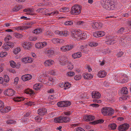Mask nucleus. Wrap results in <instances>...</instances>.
Wrapping results in <instances>:
<instances>
[{
  "label": "nucleus",
  "instance_id": "ddd939ff",
  "mask_svg": "<svg viewBox=\"0 0 131 131\" xmlns=\"http://www.w3.org/2000/svg\"><path fill=\"white\" fill-rule=\"evenodd\" d=\"M33 59L29 57H26L22 58V61L24 63H31L33 61Z\"/></svg>",
  "mask_w": 131,
  "mask_h": 131
},
{
  "label": "nucleus",
  "instance_id": "2eb2a0df",
  "mask_svg": "<svg viewBox=\"0 0 131 131\" xmlns=\"http://www.w3.org/2000/svg\"><path fill=\"white\" fill-rule=\"evenodd\" d=\"M92 96L93 98L99 99L101 95L98 92L95 91L92 92Z\"/></svg>",
  "mask_w": 131,
  "mask_h": 131
},
{
  "label": "nucleus",
  "instance_id": "b1692460",
  "mask_svg": "<svg viewBox=\"0 0 131 131\" xmlns=\"http://www.w3.org/2000/svg\"><path fill=\"white\" fill-rule=\"evenodd\" d=\"M42 84H41L37 83L35 84L33 86V88L36 90H38L41 87Z\"/></svg>",
  "mask_w": 131,
  "mask_h": 131
},
{
  "label": "nucleus",
  "instance_id": "dca6fc26",
  "mask_svg": "<svg viewBox=\"0 0 131 131\" xmlns=\"http://www.w3.org/2000/svg\"><path fill=\"white\" fill-rule=\"evenodd\" d=\"M74 47V45H70L65 46L61 47L60 49L61 50H70L72 49Z\"/></svg>",
  "mask_w": 131,
  "mask_h": 131
},
{
  "label": "nucleus",
  "instance_id": "5fc2aeb1",
  "mask_svg": "<svg viewBox=\"0 0 131 131\" xmlns=\"http://www.w3.org/2000/svg\"><path fill=\"white\" fill-rule=\"evenodd\" d=\"M104 122L103 120L102 119H100L96 121H94V122H93L92 123H94V122H95L96 124H97L98 123H103Z\"/></svg>",
  "mask_w": 131,
  "mask_h": 131
},
{
  "label": "nucleus",
  "instance_id": "ea45409f",
  "mask_svg": "<svg viewBox=\"0 0 131 131\" xmlns=\"http://www.w3.org/2000/svg\"><path fill=\"white\" fill-rule=\"evenodd\" d=\"M6 42L10 48H13L14 46V44L13 43L9 41H7Z\"/></svg>",
  "mask_w": 131,
  "mask_h": 131
},
{
  "label": "nucleus",
  "instance_id": "864d4df0",
  "mask_svg": "<svg viewBox=\"0 0 131 131\" xmlns=\"http://www.w3.org/2000/svg\"><path fill=\"white\" fill-rule=\"evenodd\" d=\"M81 78V76L80 74H78L75 75L74 79L76 80H79Z\"/></svg>",
  "mask_w": 131,
  "mask_h": 131
},
{
  "label": "nucleus",
  "instance_id": "4d7b16f0",
  "mask_svg": "<svg viewBox=\"0 0 131 131\" xmlns=\"http://www.w3.org/2000/svg\"><path fill=\"white\" fill-rule=\"evenodd\" d=\"M42 118V117H40L38 116H36L35 118V120L38 122H40Z\"/></svg>",
  "mask_w": 131,
  "mask_h": 131
},
{
  "label": "nucleus",
  "instance_id": "6e6d98bb",
  "mask_svg": "<svg viewBox=\"0 0 131 131\" xmlns=\"http://www.w3.org/2000/svg\"><path fill=\"white\" fill-rule=\"evenodd\" d=\"M51 40L52 41V42L54 44L58 43L59 42L58 39V38H54L52 39Z\"/></svg>",
  "mask_w": 131,
  "mask_h": 131
},
{
  "label": "nucleus",
  "instance_id": "58836bf2",
  "mask_svg": "<svg viewBox=\"0 0 131 131\" xmlns=\"http://www.w3.org/2000/svg\"><path fill=\"white\" fill-rule=\"evenodd\" d=\"M14 35L16 38H21L23 37L22 35L18 33H15Z\"/></svg>",
  "mask_w": 131,
  "mask_h": 131
},
{
  "label": "nucleus",
  "instance_id": "20e7f679",
  "mask_svg": "<svg viewBox=\"0 0 131 131\" xmlns=\"http://www.w3.org/2000/svg\"><path fill=\"white\" fill-rule=\"evenodd\" d=\"M54 120L56 123H67L70 121V119L69 117L61 116L55 118Z\"/></svg>",
  "mask_w": 131,
  "mask_h": 131
},
{
  "label": "nucleus",
  "instance_id": "72a5a7b5",
  "mask_svg": "<svg viewBox=\"0 0 131 131\" xmlns=\"http://www.w3.org/2000/svg\"><path fill=\"white\" fill-rule=\"evenodd\" d=\"M69 34V32L67 31H61L60 32V36H67Z\"/></svg>",
  "mask_w": 131,
  "mask_h": 131
},
{
  "label": "nucleus",
  "instance_id": "9b49d317",
  "mask_svg": "<svg viewBox=\"0 0 131 131\" xmlns=\"http://www.w3.org/2000/svg\"><path fill=\"white\" fill-rule=\"evenodd\" d=\"M95 118L94 116L89 115H85L84 116V121H90L93 120Z\"/></svg>",
  "mask_w": 131,
  "mask_h": 131
},
{
  "label": "nucleus",
  "instance_id": "49530a36",
  "mask_svg": "<svg viewBox=\"0 0 131 131\" xmlns=\"http://www.w3.org/2000/svg\"><path fill=\"white\" fill-rule=\"evenodd\" d=\"M125 28L124 27H121L117 31V32L122 34L124 31Z\"/></svg>",
  "mask_w": 131,
  "mask_h": 131
},
{
  "label": "nucleus",
  "instance_id": "6ab92c4d",
  "mask_svg": "<svg viewBox=\"0 0 131 131\" xmlns=\"http://www.w3.org/2000/svg\"><path fill=\"white\" fill-rule=\"evenodd\" d=\"M121 80L122 81L121 82L122 83H124L127 82L128 81L129 78L126 74H123Z\"/></svg>",
  "mask_w": 131,
  "mask_h": 131
},
{
  "label": "nucleus",
  "instance_id": "7ed1b4c3",
  "mask_svg": "<svg viewBox=\"0 0 131 131\" xmlns=\"http://www.w3.org/2000/svg\"><path fill=\"white\" fill-rule=\"evenodd\" d=\"M81 7L80 6L75 5L72 7L70 13L73 15H78L81 13Z\"/></svg>",
  "mask_w": 131,
  "mask_h": 131
},
{
  "label": "nucleus",
  "instance_id": "13d9d810",
  "mask_svg": "<svg viewBox=\"0 0 131 131\" xmlns=\"http://www.w3.org/2000/svg\"><path fill=\"white\" fill-rule=\"evenodd\" d=\"M54 83V80L52 78H50V85H52Z\"/></svg>",
  "mask_w": 131,
  "mask_h": 131
},
{
  "label": "nucleus",
  "instance_id": "5701e85b",
  "mask_svg": "<svg viewBox=\"0 0 131 131\" xmlns=\"http://www.w3.org/2000/svg\"><path fill=\"white\" fill-rule=\"evenodd\" d=\"M31 27V26H23L22 27L19 26L17 27L16 28V29L17 30H23L25 29H27L29 28H30Z\"/></svg>",
  "mask_w": 131,
  "mask_h": 131
},
{
  "label": "nucleus",
  "instance_id": "de8ad7c7",
  "mask_svg": "<svg viewBox=\"0 0 131 131\" xmlns=\"http://www.w3.org/2000/svg\"><path fill=\"white\" fill-rule=\"evenodd\" d=\"M20 48H17L14 50V53L15 54H17L20 51Z\"/></svg>",
  "mask_w": 131,
  "mask_h": 131
},
{
  "label": "nucleus",
  "instance_id": "f03ea898",
  "mask_svg": "<svg viewBox=\"0 0 131 131\" xmlns=\"http://www.w3.org/2000/svg\"><path fill=\"white\" fill-rule=\"evenodd\" d=\"M102 114L105 116H110L114 113V111L112 108L109 107H104L101 109Z\"/></svg>",
  "mask_w": 131,
  "mask_h": 131
},
{
  "label": "nucleus",
  "instance_id": "7c9ffc66",
  "mask_svg": "<svg viewBox=\"0 0 131 131\" xmlns=\"http://www.w3.org/2000/svg\"><path fill=\"white\" fill-rule=\"evenodd\" d=\"M63 107L70 106L71 104L70 102L68 101H63Z\"/></svg>",
  "mask_w": 131,
  "mask_h": 131
},
{
  "label": "nucleus",
  "instance_id": "e433bc0d",
  "mask_svg": "<svg viewBox=\"0 0 131 131\" xmlns=\"http://www.w3.org/2000/svg\"><path fill=\"white\" fill-rule=\"evenodd\" d=\"M3 47V49H5L6 50H7L10 48L6 42L4 44Z\"/></svg>",
  "mask_w": 131,
  "mask_h": 131
},
{
  "label": "nucleus",
  "instance_id": "680f3d73",
  "mask_svg": "<svg viewBox=\"0 0 131 131\" xmlns=\"http://www.w3.org/2000/svg\"><path fill=\"white\" fill-rule=\"evenodd\" d=\"M97 76L100 78H103L106 76V74H97Z\"/></svg>",
  "mask_w": 131,
  "mask_h": 131
},
{
  "label": "nucleus",
  "instance_id": "39448f33",
  "mask_svg": "<svg viewBox=\"0 0 131 131\" xmlns=\"http://www.w3.org/2000/svg\"><path fill=\"white\" fill-rule=\"evenodd\" d=\"M90 25L92 26V28L94 29H100L102 27V24L100 22L98 23L94 21H91Z\"/></svg>",
  "mask_w": 131,
  "mask_h": 131
},
{
  "label": "nucleus",
  "instance_id": "f257e3e1",
  "mask_svg": "<svg viewBox=\"0 0 131 131\" xmlns=\"http://www.w3.org/2000/svg\"><path fill=\"white\" fill-rule=\"evenodd\" d=\"M101 3L103 7L107 9L113 10L115 7L114 3L112 0H102Z\"/></svg>",
  "mask_w": 131,
  "mask_h": 131
},
{
  "label": "nucleus",
  "instance_id": "09e8293b",
  "mask_svg": "<svg viewBox=\"0 0 131 131\" xmlns=\"http://www.w3.org/2000/svg\"><path fill=\"white\" fill-rule=\"evenodd\" d=\"M5 82H8L9 80V77L7 75H5L4 77Z\"/></svg>",
  "mask_w": 131,
  "mask_h": 131
},
{
  "label": "nucleus",
  "instance_id": "f704fd0d",
  "mask_svg": "<svg viewBox=\"0 0 131 131\" xmlns=\"http://www.w3.org/2000/svg\"><path fill=\"white\" fill-rule=\"evenodd\" d=\"M25 92L26 93L30 94H33L34 93L32 90L29 89L26 90Z\"/></svg>",
  "mask_w": 131,
  "mask_h": 131
},
{
  "label": "nucleus",
  "instance_id": "69168bd1",
  "mask_svg": "<svg viewBox=\"0 0 131 131\" xmlns=\"http://www.w3.org/2000/svg\"><path fill=\"white\" fill-rule=\"evenodd\" d=\"M19 80V78L18 77H16L15 78L14 80V83L15 84H16L18 83V82Z\"/></svg>",
  "mask_w": 131,
  "mask_h": 131
},
{
  "label": "nucleus",
  "instance_id": "9d476101",
  "mask_svg": "<svg viewBox=\"0 0 131 131\" xmlns=\"http://www.w3.org/2000/svg\"><path fill=\"white\" fill-rule=\"evenodd\" d=\"M105 34V32L102 31H96L93 33V36L96 38L102 37L104 36Z\"/></svg>",
  "mask_w": 131,
  "mask_h": 131
},
{
  "label": "nucleus",
  "instance_id": "0e129e2a",
  "mask_svg": "<svg viewBox=\"0 0 131 131\" xmlns=\"http://www.w3.org/2000/svg\"><path fill=\"white\" fill-rule=\"evenodd\" d=\"M31 114V112H29L26 113V114L24 115L25 117H28Z\"/></svg>",
  "mask_w": 131,
  "mask_h": 131
},
{
  "label": "nucleus",
  "instance_id": "e2e57ef3",
  "mask_svg": "<svg viewBox=\"0 0 131 131\" xmlns=\"http://www.w3.org/2000/svg\"><path fill=\"white\" fill-rule=\"evenodd\" d=\"M76 131H85V130L81 127H80L77 128Z\"/></svg>",
  "mask_w": 131,
  "mask_h": 131
},
{
  "label": "nucleus",
  "instance_id": "c756f323",
  "mask_svg": "<svg viewBox=\"0 0 131 131\" xmlns=\"http://www.w3.org/2000/svg\"><path fill=\"white\" fill-rule=\"evenodd\" d=\"M83 77L86 79H89L92 78L93 75L92 74H84Z\"/></svg>",
  "mask_w": 131,
  "mask_h": 131
},
{
  "label": "nucleus",
  "instance_id": "c85d7f7f",
  "mask_svg": "<svg viewBox=\"0 0 131 131\" xmlns=\"http://www.w3.org/2000/svg\"><path fill=\"white\" fill-rule=\"evenodd\" d=\"M117 126L115 123L110 124L108 126V128L110 129L114 130L115 129L116 127Z\"/></svg>",
  "mask_w": 131,
  "mask_h": 131
},
{
  "label": "nucleus",
  "instance_id": "423d86ee",
  "mask_svg": "<svg viewBox=\"0 0 131 131\" xmlns=\"http://www.w3.org/2000/svg\"><path fill=\"white\" fill-rule=\"evenodd\" d=\"M59 61L60 64L62 66H65L68 62L67 58L63 56L60 57L59 58Z\"/></svg>",
  "mask_w": 131,
  "mask_h": 131
},
{
  "label": "nucleus",
  "instance_id": "6e6552de",
  "mask_svg": "<svg viewBox=\"0 0 131 131\" xmlns=\"http://www.w3.org/2000/svg\"><path fill=\"white\" fill-rule=\"evenodd\" d=\"M80 32L79 31L76 30L73 31L71 32V36L72 37L78 40L79 39V38L80 34Z\"/></svg>",
  "mask_w": 131,
  "mask_h": 131
},
{
  "label": "nucleus",
  "instance_id": "393cba45",
  "mask_svg": "<svg viewBox=\"0 0 131 131\" xmlns=\"http://www.w3.org/2000/svg\"><path fill=\"white\" fill-rule=\"evenodd\" d=\"M42 29L40 28H38L34 30L32 32L34 34H38L42 32Z\"/></svg>",
  "mask_w": 131,
  "mask_h": 131
},
{
  "label": "nucleus",
  "instance_id": "cd10ccee",
  "mask_svg": "<svg viewBox=\"0 0 131 131\" xmlns=\"http://www.w3.org/2000/svg\"><path fill=\"white\" fill-rule=\"evenodd\" d=\"M106 44L108 45H111L115 43L116 41L113 39H111V38L109 39L108 40L105 42Z\"/></svg>",
  "mask_w": 131,
  "mask_h": 131
},
{
  "label": "nucleus",
  "instance_id": "774afa93",
  "mask_svg": "<svg viewBox=\"0 0 131 131\" xmlns=\"http://www.w3.org/2000/svg\"><path fill=\"white\" fill-rule=\"evenodd\" d=\"M123 53L122 52H120L118 53L117 54V56L118 57H121L123 54Z\"/></svg>",
  "mask_w": 131,
  "mask_h": 131
},
{
  "label": "nucleus",
  "instance_id": "a878e982",
  "mask_svg": "<svg viewBox=\"0 0 131 131\" xmlns=\"http://www.w3.org/2000/svg\"><path fill=\"white\" fill-rule=\"evenodd\" d=\"M128 93V89L126 87H123L121 89V93L124 94H127Z\"/></svg>",
  "mask_w": 131,
  "mask_h": 131
},
{
  "label": "nucleus",
  "instance_id": "4468645a",
  "mask_svg": "<svg viewBox=\"0 0 131 131\" xmlns=\"http://www.w3.org/2000/svg\"><path fill=\"white\" fill-rule=\"evenodd\" d=\"M32 78L30 74H25L23 75L21 77L22 80L24 81H26L30 80Z\"/></svg>",
  "mask_w": 131,
  "mask_h": 131
},
{
  "label": "nucleus",
  "instance_id": "3c124183",
  "mask_svg": "<svg viewBox=\"0 0 131 131\" xmlns=\"http://www.w3.org/2000/svg\"><path fill=\"white\" fill-rule=\"evenodd\" d=\"M73 112V111L71 110L69 111L64 112V113L65 115L69 116Z\"/></svg>",
  "mask_w": 131,
  "mask_h": 131
},
{
  "label": "nucleus",
  "instance_id": "c9c22d12",
  "mask_svg": "<svg viewBox=\"0 0 131 131\" xmlns=\"http://www.w3.org/2000/svg\"><path fill=\"white\" fill-rule=\"evenodd\" d=\"M36 103L34 102L29 101L27 103H26L25 104L29 106L33 105L36 104Z\"/></svg>",
  "mask_w": 131,
  "mask_h": 131
},
{
  "label": "nucleus",
  "instance_id": "c03bdc74",
  "mask_svg": "<svg viewBox=\"0 0 131 131\" xmlns=\"http://www.w3.org/2000/svg\"><path fill=\"white\" fill-rule=\"evenodd\" d=\"M7 54V53L6 52H2L0 53V57L1 58L5 57Z\"/></svg>",
  "mask_w": 131,
  "mask_h": 131
},
{
  "label": "nucleus",
  "instance_id": "0eeeda50",
  "mask_svg": "<svg viewBox=\"0 0 131 131\" xmlns=\"http://www.w3.org/2000/svg\"><path fill=\"white\" fill-rule=\"evenodd\" d=\"M4 94L5 95L12 96L15 94V92L13 89H8L4 91Z\"/></svg>",
  "mask_w": 131,
  "mask_h": 131
},
{
  "label": "nucleus",
  "instance_id": "412c9836",
  "mask_svg": "<svg viewBox=\"0 0 131 131\" xmlns=\"http://www.w3.org/2000/svg\"><path fill=\"white\" fill-rule=\"evenodd\" d=\"M79 36V40H84V39L86 38L87 37V35L86 33H83L82 34L81 32H80Z\"/></svg>",
  "mask_w": 131,
  "mask_h": 131
},
{
  "label": "nucleus",
  "instance_id": "473e14b6",
  "mask_svg": "<svg viewBox=\"0 0 131 131\" xmlns=\"http://www.w3.org/2000/svg\"><path fill=\"white\" fill-rule=\"evenodd\" d=\"M69 8L68 7H63L60 9L61 12H66L69 11Z\"/></svg>",
  "mask_w": 131,
  "mask_h": 131
},
{
  "label": "nucleus",
  "instance_id": "4be33fe9",
  "mask_svg": "<svg viewBox=\"0 0 131 131\" xmlns=\"http://www.w3.org/2000/svg\"><path fill=\"white\" fill-rule=\"evenodd\" d=\"M72 58L74 59H75L77 58H79L81 56V52H78L75 53L72 55Z\"/></svg>",
  "mask_w": 131,
  "mask_h": 131
},
{
  "label": "nucleus",
  "instance_id": "bf43d9fd",
  "mask_svg": "<svg viewBox=\"0 0 131 131\" xmlns=\"http://www.w3.org/2000/svg\"><path fill=\"white\" fill-rule=\"evenodd\" d=\"M59 14V12L57 10H56L54 11L53 12H52L50 13V16L51 15H57Z\"/></svg>",
  "mask_w": 131,
  "mask_h": 131
},
{
  "label": "nucleus",
  "instance_id": "f8f14e48",
  "mask_svg": "<svg viewBox=\"0 0 131 131\" xmlns=\"http://www.w3.org/2000/svg\"><path fill=\"white\" fill-rule=\"evenodd\" d=\"M37 112L39 115L42 116L47 113V110L45 108H42L39 109Z\"/></svg>",
  "mask_w": 131,
  "mask_h": 131
},
{
  "label": "nucleus",
  "instance_id": "bb28decb",
  "mask_svg": "<svg viewBox=\"0 0 131 131\" xmlns=\"http://www.w3.org/2000/svg\"><path fill=\"white\" fill-rule=\"evenodd\" d=\"M71 86V84L68 82H66L64 83V89L66 90L69 88Z\"/></svg>",
  "mask_w": 131,
  "mask_h": 131
},
{
  "label": "nucleus",
  "instance_id": "2f4dec72",
  "mask_svg": "<svg viewBox=\"0 0 131 131\" xmlns=\"http://www.w3.org/2000/svg\"><path fill=\"white\" fill-rule=\"evenodd\" d=\"M67 63H68L66 64V65H67L68 66H67V67H68V69L70 70L72 69L74 67L73 65L69 61Z\"/></svg>",
  "mask_w": 131,
  "mask_h": 131
},
{
  "label": "nucleus",
  "instance_id": "1a4fd4ad",
  "mask_svg": "<svg viewBox=\"0 0 131 131\" xmlns=\"http://www.w3.org/2000/svg\"><path fill=\"white\" fill-rule=\"evenodd\" d=\"M129 126V124H124L120 125L118 127V129L119 131H125L128 128Z\"/></svg>",
  "mask_w": 131,
  "mask_h": 131
},
{
  "label": "nucleus",
  "instance_id": "37998d69",
  "mask_svg": "<svg viewBox=\"0 0 131 131\" xmlns=\"http://www.w3.org/2000/svg\"><path fill=\"white\" fill-rule=\"evenodd\" d=\"M10 65L13 68H15L16 67V64L15 62L13 61H11L10 62Z\"/></svg>",
  "mask_w": 131,
  "mask_h": 131
},
{
  "label": "nucleus",
  "instance_id": "f3484780",
  "mask_svg": "<svg viewBox=\"0 0 131 131\" xmlns=\"http://www.w3.org/2000/svg\"><path fill=\"white\" fill-rule=\"evenodd\" d=\"M22 46L25 49L28 50L29 49L32 47L30 43L28 42H25Z\"/></svg>",
  "mask_w": 131,
  "mask_h": 131
},
{
  "label": "nucleus",
  "instance_id": "aec40b11",
  "mask_svg": "<svg viewBox=\"0 0 131 131\" xmlns=\"http://www.w3.org/2000/svg\"><path fill=\"white\" fill-rule=\"evenodd\" d=\"M13 99L14 101L16 102H19L23 101L25 99L24 98L20 96L14 97Z\"/></svg>",
  "mask_w": 131,
  "mask_h": 131
},
{
  "label": "nucleus",
  "instance_id": "79ce46f5",
  "mask_svg": "<svg viewBox=\"0 0 131 131\" xmlns=\"http://www.w3.org/2000/svg\"><path fill=\"white\" fill-rule=\"evenodd\" d=\"M20 9L19 6L18 5H16L12 9L13 12H17Z\"/></svg>",
  "mask_w": 131,
  "mask_h": 131
},
{
  "label": "nucleus",
  "instance_id": "338daca9",
  "mask_svg": "<svg viewBox=\"0 0 131 131\" xmlns=\"http://www.w3.org/2000/svg\"><path fill=\"white\" fill-rule=\"evenodd\" d=\"M86 68L88 70L89 72H90L92 71V69L91 68L90 66L86 65Z\"/></svg>",
  "mask_w": 131,
  "mask_h": 131
},
{
  "label": "nucleus",
  "instance_id": "603ef678",
  "mask_svg": "<svg viewBox=\"0 0 131 131\" xmlns=\"http://www.w3.org/2000/svg\"><path fill=\"white\" fill-rule=\"evenodd\" d=\"M40 42H38L35 44V47L38 48H42V46L41 45Z\"/></svg>",
  "mask_w": 131,
  "mask_h": 131
},
{
  "label": "nucleus",
  "instance_id": "4c0bfd02",
  "mask_svg": "<svg viewBox=\"0 0 131 131\" xmlns=\"http://www.w3.org/2000/svg\"><path fill=\"white\" fill-rule=\"evenodd\" d=\"M63 101L58 102L57 103V105L59 107H63Z\"/></svg>",
  "mask_w": 131,
  "mask_h": 131
},
{
  "label": "nucleus",
  "instance_id": "a211bd4d",
  "mask_svg": "<svg viewBox=\"0 0 131 131\" xmlns=\"http://www.w3.org/2000/svg\"><path fill=\"white\" fill-rule=\"evenodd\" d=\"M2 108L0 110V112L2 113H7L11 110V108L9 106L2 107Z\"/></svg>",
  "mask_w": 131,
  "mask_h": 131
},
{
  "label": "nucleus",
  "instance_id": "052dcab7",
  "mask_svg": "<svg viewBox=\"0 0 131 131\" xmlns=\"http://www.w3.org/2000/svg\"><path fill=\"white\" fill-rule=\"evenodd\" d=\"M44 64L45 66L48 67L49 66V60H46L44 63Z\"/></svg>",
  "mask_w": 131,
  "mask_h": 131
},
{
  "label": "nucleus",
  "instance_id": "a19ab883",
  "mask_svg": "<svg viewBox=\"0 0 131 131\" xmlns=\"http://www.w3.org/2000/svg\"><path fill=\"white\" fill-rule=\"evenodd\" d=\"M6 123L8 124H15L16 123V121L14 120H10L7 121Z\"/></svg>",
  "mask_w": 131,
  "mask_h": 131
},
{
  "label": "nucleus",
  "instance_id": "8fccbe9b",
  "mask_svg": "<svg viewBox=\"0 0 131 131\" xmlns=\"http://www.w3.org/2000/svg\"><path fill=\"white\" fill-rule=\"evenodd\" d=\"M89 45L91 47H96L98 45V43L96 42H92L90 43Z\"/></svg>",
  "mask_w": 131,
  "mask_h": 131
},
{
  "label": "nucleus",
  "instance_id": "a18cd8bd",
  "mask_svg": "<svg viewBox=\"0 0 131 131\" xmlns=\"http://www.w3.org/2000/svg\"><path fill=\"white\" fill-rule=\"evenodd\" d=\"M73 24V22L71 21H67L64 23V25H71Z\"/></svg>",
  "mask_w": 131,
  "mask_h": 131
}]
</instances>
